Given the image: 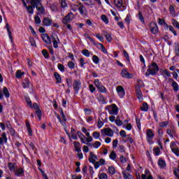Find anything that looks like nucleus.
<instances>
[{
	"mask_svg": "<svg viewBox=\"0 0 179 179\" xmlns=\"http://www.w3.org/2000/svg\"><path fill=\"white\" fill-rule=\"evenodd\" d=\"M159 72V66L155 62H153L150 65L148 66V69L145 72V76H155Z\"/></svg>",
	"mask_w": 179,
	"mask_h": 179,
	"instance_id": "nucleus-1",
	"label": "nucleus"
},
{
	"mask_svg": "<svg viewBox=\"0 0 179 179\" xmlns=\"http://www.w3.org/2000/svg\"><path fill=\"white\" fill-rule=\"evenodd\" d=\"M106 110H108L110 115H117L118 114V107L115 103H113L112 105L107 106L106 107Z\"/></svg>",
	"mask_w": 179,
	"mask_h": 179,
	"instance_id": "nucleus-2",
	"label": "nucleus"
},
{
	"mask_svg": "<svg viewBox=\"0 0 179 179\" xmlns=\"http://www.w3.org/2000/svg\"><path fill=\"white\" fill-rule=\"evenodd\" d=\"M94 85L96 86V89L101 93H107V88L103 85L99 79H96L94 80Z\"/></svg>",
	"mask_w": 179,
	"mask_h": 179,
	"instance_id": "nucleus-3",
	"label": "nucleus"
},
{
	"mask_svg": "<svg viewBox=\"0 0 179 179\" xmlns=\"http://www.w3.org/2000/svg\"><path fill=\"white\" fill-rule=\"evenodd\" d=\"M179 143H177L176 141H172L170 143V148L173 152V153H174V155H176V156H177L178 157H179V148H178V145Z\"/></svg>",
	"mask_w": 179,
	"mask_h": 179,
	"instance_id": "nucleus-4",
	"label": "nucleus"
},
{
	"mask_svg": "<svg viewBox=\"0 0 179 179\" xmlns=\"http://www.w3.org/2000/svg\"><path fill=\"white\" fill-rule=\"evenodd\" d=\"M147 137V142L149 143V145H153V138H155V134H153V131H152V129H148L147 130V133H146Z\"/></svg>",
	"mask_w": 179,
	"mask_h": 179,
	"instance_id": "nucleus-5",
	"label": "nucleus"
},
{
	"mask_svg": "<svg viewBox=\"0 0 179 179\" xmlns=\"http://www.w3.org/2000/svg\"><path fill=\"white\" fill-rule=\"evenodd\" d=\"M102 136H113L114 131L110 128H105L101 130Z\"/></svg>",
	"mask_w": 179,
	"mask_h": 179,
	"instance_id": "nucleus-6",
	"label": "nucleus"
},
{
	"mask_svg": "<svg viewBox=\"0 0 179 179\" xmlns=\"http://www.w3.org/2000/svg\"><path fill=\"white\" fill-rule=\"evenodd\" d=\"M82 86V83H80V80H75L73 83V87L75 90V94H78L79 92V90L80 89V87Z\"/></svg>",
	"mask_w": 179,
	"mask_h": 179,
	"instance_id": "nucleus-7",
	"label": "nucleus"
},
{
	"mask_svg": "<svg viewBox=\"0 0 179 179\" xmlns=\"http://www.w3.org/2000/svg\"><path fill=\"white\" fill-rule=\"evenodd\" d=\"M150 30L152 34H157L159 33V27L156 22H151L150 24Z\"/></svg>",
	"mask_w": 179,
	"mask_h": 179,
	"instance_id": "nucleus-8",
	"label": "nucleus"
},
{
	"mask_svg": "<svg viewBox=\"0 0 179 179\" xmlns=\"http://www.w3.org/2000/svg\"><path fill=\"white\" fill-rule=\"evenodd\" d=\"M72 20H73V13H70L63 18L62 22L64 24H68V23H71Z\"/></svg>",
	"mask_w": 179,
	"mask_h": 179,
	"instance_id": "nucleus-9",
	"label": "nucleus"
},
{
	"mask_svg": "<svg viewBox=\"0 0 179 179\" xmlns=\"http://www.w3.org/2000/svg\"><path fill=\"white\" fill-rule=\"evenodd\" d=\"M116 92L120 99H124V96H125V90H124V87L122 86H117L116 87Z\"/></svg>",
	"mask_w": 179,
	"mask_h": 179,
	"instance_id": "nucleus-10",
	"label": "nucleus"
},
{
	"mask_svg": "<svg viewBox=\"0 0 179 179\" xmlns=\"http://www.w3.org/2000/svg\"><path fill=\"white\" fill-rule=\"evenodd\" d=\"M141 179H153V176H152L150 171H149L148 169H145V174L141 175Z\"/></svg>",
	"mask_w": 179,
	"mask_h": 179,
	"instance_id": "nucleus-11",
	"label": "nucleus"
},
{
	"mask_svg": "<svg viewBox=\"0 0 179 179\" xmlns=\"http://www.w3.org/2000/svg\"><path fill=\"white\" fill-rule=\"evenodd\" d=\"M90 163L92 164H96V160H97V155H94L92 152H90V157L88 158Z\"/></svg>",
	"mask_w": 179,
	"mask_h": 179,
	"instance_id": "nucleus-12",
	"label": "nucleus"
},
{
	"mask_svg": "<svg viewBox=\"0 0 179 179\" xmlns=\"http://www.w3.org/2000/svg\"><path fill=\"white\" fill-rule=\"evenodd\" d=\"M121 76L122 78H127V79H132L134 75L129 73L126 69H122Z\"/></svg>",
	"mask_w": 179,
	"mask_h": 179,
	"instance_id": "nucleus-13",
	"label": "nucleus"
},
{
	"mask_svg": "<svg viewBox=\"0 0 179 179\" xmlns=\"http://www.w3.org/2000/svg\"><path fill=\"white\" fill-rule=\"evenodd\" d=\"M77 135H78V138L80 139L82 143L88 145V146H90V145H92L90 143H86V138L85 137V135H83V134H82V132L78 131Z\"/></svg>",
	"mask_w": 179,
	"mask_h": 179,
	"instance_id": "nucleus-14",
	"label": "nucleus"
},
{
	"mask_svg": "<svg viewBox=\"0 0 179 179\" xmlns=\"http://www.w3.org/2000/svg\"><path fill=\"white\" fill-rule=\"evenodd\" d=\"M4 143H8V137H6V133L3 132L0 137V145L3 146Z\"/></svg>",
	"mask_w": 179,
	"mask_h": 179,
	"instance_id": "nucleus-15",
	"label": "nucleus"
},
{
	"mask_svg": "<svg viewBox=\"0 0 179 179\" xmlns=\"http://www.w3.org/2000/svg\"><path fill=\"white\" fill-rule=\"evenodd\" d=\"M78 10L81 15H86V13H87V10H86V7H85V6L82 4V3H79Z\"/></svg>",
	"mask_w": 179,
	"mask_h": 179,
	"instance_id": "nucleus-16",
	"label": "nucleus"
},
{
	"mask_svg": "<svg viewBox=\"0 0 179 179\" xmlns=\"http://www.w3.org/2000/svg\"><path fill=\"white\" fill-rule=\"evenodd\" d=\"M52 38L53 40V47L54 48H58V44L61 43L59 41V38L57 36H52Z\"/></svg>",
	"mask_w": 179,
	"mask_h": 179,
	"instance_id": "nucleus-17",
	"label": "nucleus"
},
{
	"mask_svg": "<svg viewBox=\"0 0 179 179\" xmlns=\"http://www.w3.org/2000/svg\"><path fill=\"white\" fill-rule=\"evenodd\" d=\"M14 172L16 177H22V176H24V169H23L22 168L15 169Z\"/></svg>",
	"mask_w": 179,
	"mask_h": 179,
	"instance_id": "nucleus-18",
	"label": "nucleus"
},
{
	"mask_svg": "<svg viewBox=\"0 0 179 179\" xmlns=\"http://www.w3.org/2000/svg\"><path fill=\"white\" fill-rule=\"evenodd\" d=\"M38 11L37 15H45V8L43 6V4L36 8Z\"/></svg>",
	"mask_w": 179,
	"mask_h": 179,
	"instance_id": "nucleus-19",
	"label": "nucleus"
},
{
	"mask_svg": "<svg viewBox=\"0 0 179 179\" xmlns=\"http://www.w3.org/2000/svg\"><path fill=\"white\" fill-rule=\"evenodd\" d=\"M42 40L44 41V43H45V44L51 43V38L47 34H43L42 35Z\"/></svg>",
	"mask_w": 179,
	"mask_h": 179,
	"instance_id": "nucleus-20",
	"label": "nucleus"
},
{
	"mask_svg": "<svg viewBox=\"0 0 179 179\" xmlns=\"http://www.w3.org/2000/svg\"><path fill=\"white\" fill-rule=\"evenodd\" d=\"M43 23L44 26L50 27V26H51V24H52V20H51V18H50L48 17H44L43 20Z\"/></svg>",
	"mask_w": 179,
	"mask_h": 179,
	"instance_id": "nucleus-21",
	"label": "nucleus"
},
{
	"mask_svg": "<svg viewBox=\"0 0 179 179\" xmlns=\"http://www.w3.org/2000/svg\"><path fill=\"white\" fill-rule=\"evenodd\" d=\"M136 94L137 99H138L139 101H143V95L142 94V91L141 90V88L136 89Z\"/></svg>",
	"mask_w": 179,
	"mask_h": 179,
	"instance_id": "nucleus-22",
	"label": "nucleus"
},
{
	"mask_svg": "<svg viewBox=\"0 0 179 179\" xmlns=\"http://www.w3.org/2000/svg\"><path fill=\"white\" fill-rule=\"evenodd\" d=\"M3 96L6 97V99H9L10 97V94L9 93V90L6 87H3L2 90Z\"/></svg>",
	"mask_w": 179,
	"mask_h": 179,
	"instance_id": "nucleus-23",
	"label": "nucleus"
},
{
	"mask_svg": "<svg viewBox=\"0 0 179 179\" xmlns=\"http://www.w3.org/2000/svg\"><path fill=\"white\" fill-rule=\"evenodd\" d=\"M30 3L34 8H37V6L42 5L41 0H30Z\"/></svg>",
	"mask_w": 179,
	"mask_h": 179,
	"instance_id": "nucleus-24",
	"label": "nucleus"
},
{
	"mask_svg": "<svg viewBox=\"0 0 179 179\" xmlns=\"http://www.w3.org/2000/svg\"><path fill=\"white\" fill-rule=\"evenodd\" d=\"M8 167L12 173L15 172L16 170V164L15 163H12V162H8Z\"/></svg>",
	"mask_w": 179,
	"mask_h": 179,
	"instance_id": "nucleus-25",
	"label": "nucleus"
},
{
	"mask_svg": "<svg viewBox=\"0 0 179 179\" xmlns=\"http://www.w3.org/2000/svg\"><path fill=\"white\" fill-rule=\"evenodd\" d=\"M106 163V160H104V159H99V162H96L95 163L94 166V169H99V167H100V166H103V164H104Z\"/></svg>",
	"mask_w": 179,
	"mask_h": 179,
	"instance_id": "nucleus-26",
	"label": "nucleus"
},
{
	"mask_svg": "<svg viewBox=\"0 0 179 179\" xmlns=\"http://www.w3.org/2000/svg\"><path fill=\"white\" fill-rule=\"evenodd\" d=\"M5 28L8 31V34L11 43H13V38H12V31H10V28L9 27V24L6 23Z\"/></svg>",
	"mask_w": 179,
	"mask_h": 179,
	"instance_id": "nucleus-27",
	"label": "nucleus"
},
{
	"mask_svg": "<svg viewBox=\"0 0 179 179\" xmlns=\"http://www.w3.org/2000/svg\"><path fill=\"white\" fill-rule=\"evenodd\" d=\"M54 76L56 79V83H62V78H61V75L58 73L57 72H55L54 74Z\"/></svg>",
	"mask_w": 179,
	"mask_h": 179,
	"instance_id": "nucleus-28",
	"label": "nucleus"
},
{
	"mask_svg": "<svg viewBox=\"0 0 179 179\" xmlns=\"http://www.w3.org/2000/svg\"><path fill=\"white\" fill-rule=\"evenodd\" d=\"M122 176L124 179H134V178L132 177V175H131V173L125 171L122 172Z\"/></svg>",
	"mask_w": 179,
	"mask_h": 179,
	"instance_id": "nucleus-29",
	"label": "nucleus"
},
{
	"mask_svg": "<svg viewBox=\"0 0 179 179\" xmlns=\"http://www.w3.org/2000/svg\"><path fill=\"white\" fill-rule=\"evenodd\" d=\"M158 166L160 169H164L166 167V161L163 160L162 159H159L158 161Z\"/></svg>",
	"mask_w": 179,
	"mask_h": 179,
	"instance_id": "nucleus-30",
	"label": "nucleus"
},
{
	"mask_svg": "<svg viewBox=\"0 0 179 179\" xmlns=\"http://www.w3.org/2000/svg\"><path fill=\"white\" fill-rule=\"evenodd\" d=\"M24 89H27L29 86H30V80L29 79H25L24 81L22 84Z\"/></svg>",
	"mask_w": 179,
	"mask_h": 179,
	"instance_id": "nucleus-31",
	"label": "nucleus"
},
{
	"mask_svg": "<svg viewBox=\"0 0 179 179\" xmlns=\"http://www.w3.org/2000/svg\"><path fill=\"white\" fill-rule=\"evenodd\" d=\"M140 110L144 112L148 111V110H149V105H148L147 103H143V106L140 108Z\"/></svg>",
	"mask_w": 179,
	"mask_h": 179,
	"instance_id": "nucleus-32",
	"label": "nucleus"
},
{
	"mask_svg": "<svg viewBox=\"0 0 179 179\" xmlns=\"http://www.w3.org/2000/svg\"><path fill=\"white\" fill-rule=\"evenodd\" d=\"M85 135H86V136H87V138H85V141H86V142H87L88 143H90V142H92L93 141V137H92L91 136H90V133H89V132H86L85 133Z\"/></svg>",
	"mask_w": 179,
	"mask_h": 179,
	"instance_id": "nucleus-33",
	"label": "nucleus"
},
{
	"mask_svg": "<svg viewBox=\"0 0 179 179\" xmlns=\"http://www.w3.org/2000/svg\"><path fill=\"white\" fill-rule=\"evenodd\" d=\"M162 76H164V78H166V76L170 78V76H171V73H170L169 71H167V69L163 70L162 72Z\"/></svg>",
	"mask_w": 179,
	"mask_h": 179,
	"instance_id": "nucleus-34",
	"label": "nucleus"
},
{
	"mask_svg": "<svg viewBox=\"0 0 179 179\" xmlns=\"http://www.w3.org/2000/svg\"><path fill=\"white\" fill-rule=\"evenodd\" d=\"M114 3L116 8H121L122 6V0H114Z\"/></svg>",
	"mask_w": 179,
	"mask_h": 179,
	"instance_id": "nucleus-35",
	"label": "nucleus"
},
{
	"mask_svg": "<svg viewBox=\"0 0 179 179\" xmlns=\"http://www.w3.org/2000/svg\"><path fill=\"white\" fill-rule=\"evenodd\" d=\"M98 47L101 48V51H102V52H103L104 54L108 53V52L107 51V49H106V48L104 47V45H103V44L98 43Z\"/></svg>",
	"mask_w": 179,
	"mask_h": 179,
	"instance_id": "nucleus-36",
	"label": "nucleus"
},
{
	"mask_svg": "<svg viewBox=\"0 0 179 179\" xmlns=\"http://www.w3.org/2000/svg\"><path fill=\"white\" fill-rule=\"evenodd\" d=\"M24 75V72H22L21 70H18L16 72L15 76L17 79H20Z\"/></svg>",
	"mask_w": 179,
	"mask_h": 179,
	"instance_id": "nucleus-37",
	"label": "nucleus"
},
{
	"mask_svg": "<svg viewBox=\"0 0 179 179\" xmlns=\"http://www.w3.org/2000/svg\"><path fill=\"white\" fill-rule=\"evenodd\" d=\"M27 10L30 15H33L34 13V7L33 6H28L27 7Z\"/></svg>",
	"mask_w": 179,
	"mask_h": 179,
	"instance_id": "nucleus-38",
	"label": "nucleus"
},
{
	"mask_svg": "<svg viewBox=\"0 0 179 179\" xmlns=\"http://www.w3.org/2000/svg\"><path fill=\"white\" fill-rule=\"evenodd\" d=\"M172 87L173 88L174 92H178L179 90V86H178V83H177V82H173L172 83Z\"/></svg>",
	"mask_w": 179,
	"mask_h": 179,
	"instance_id": "nucleus-39",
	"label": "nucleus"
},
{
	"mask_svg": "<svg viewBox=\"0 0 179 179\" xmlns=\"http://www.w3.org/2000/svg\"><path fill=\"white\" fill-rule=\"evenodd\" d=\"M174 51L176 57H179V45L178 43H175Z\"/></svg>",
	"mask_w": 179,
	"mask_h": 179,
	"instance_id": "nucleus-40",
	"label": "nucleus"
},
{
	"mask_svg": "<svg viewBox=\"0 0 179 179\" xmlns=\"http://www.w3.org/2000/svg\"><path fill=\"white\" fill-rule=\"evenodd\" d=\"M104 36L107 41H108V43H111V41H113V38L111 37V35L107 32H105Z\"/></svg>",
	"mask_w": 179,
	"mask_h": 179,
	"instance_id": "nucleus-41",
	"label": "nucleus"
},
{
	"mask_svg": "<svg viewBox=\"0 0 179 179\" xmlns=\"http://www.w3.org/2000/svg\"><path fill=\"white\" fill-rule=\"evenodd\" d=\"M169 12L171 15H172V16L176 15V9L174 8V6H173V5L169 6Z\"/></svg>",
	"mask_w": 179,
	"mask_h": 179,
	"instance_id": "nucleus-42",
	"label": "nucleus"
},
{
	"mask_svg": "<svg viewBox=\"0 0 179 179\" xmlns=\"http://www.w3.org/2000/svg\"><path fill=\"white\" fill-rule=\"evenodd\" d=\"M101 20H103V22L104 23H106V24H108V23H109L108 18L107 17V16L106 15H102L101 16Z\"/></svg>",
	"mask_w": 179,
	"mask_h": 179,
	"instance_id": "nucleus-43",
	"label": "nucleus"
},
{
	"mask_svg": "<svg viewBox=\"0 0 179 179\" xmlns=\"http://www.w3.org/2000/svg\"><path fill=\"white\" fill-rule=\"evenodd\" d=\"M108 171L109 174L113 176V174H115V168H114V166H110L108 169Z\"/></svg>",
	"mask_w": 179,
	"mask_h": 179,
	"instance_id": "nucleus-44",
	"label": "nucleus"
},
{
	"mask_svg": "<svg viewBox=\"0 0 179 179\" xmlns=\"http://www.w3.org/2000/svg\"><path fill=\"white\" fill-rule=\"evenodd\" d=\"M29 43H31V47H37V45L36 44V40H34V38L30 37Z\"/></svg>",
	"mask_w": 179,
	"mask_h": 179,
	"instance_id": "nucleus-45",
	"label": "nucleus"
},
{
	"mask_svg": "<svg viewBox=\"0 0 179 179\" xmlns=\"http://www.w3.org/2000/svg\"><path fill=\"white\" fill-rule=\"evenodd\" d=\"M71 9L73 10V12H76L79 9V5L71 4Z\"/></svg>",
	"mask_w": 179,
	"mask_h": 179,
	"instance_id": "nucleus-46",
	"label": "nucleus"
},
{
	"mask_svg": "<svg viewBox=\"0 0 179 179\" xmlns=\"http://www.w3.org/2000/svg\"><path fill=\"white\" fill-rule=\"evenodd\" d=\"M93 148H94L95 149H99V148H100V146H101V143L100 141H95L93 145H92Z\"/></svg>",
	"mask_w": 179,
	"mask_h": 179,
	"instance_id": "nucleus-47",
	"label": "nucleus"
},
{
	"mask_svg": "<svg viewBox=\"0 0 179 179\" xmlns=\"http://www.w3.org/2000/svg\"><path fill=\"white\" fill-rule=\"evenodd\" d=\"M92 61L94 63L96 64V65H97V64L100 62V59H99V57H97L96 55H94L92 56Z\"/></svg>",
	"mask_w": 179,
	"mask_h": 179,
	"instance_id": "nucleus-48",
	"label": "nucleus"
},
{
	"mask_svg": "<svg viewBox=\"0 0 179 179\" xmlns=\"http://www.w3.org/2000/svg\"><path fill=\"white\" fill-rule=\"evenodd\" d=\"M109 157L111 159V160H115V159H117V154H115V152L112 151L109 155Z\"/></svg>",
	"mask_w": 179,
	"mask_h": 179,
	"instance_id": "nucleus-49",
	"label": "nucleus"
},
{
	"mask_svg": "<svg viewBox=\"0 0 179 179\" xmlns=\"http://www.w3.org/2000/svg\"><path fill=\"white\" fill-rule=\"evenodd\" d=\"M57 68L59 71H60V72H65V66H64V64H58Z\"/></svg>",
	"mask_w": 179,
	"mask_h": 179,
	"instance_id": "nucleus-50",
	"label": "nucleus"
},
{
	"mask_svg": "<svg viewBox=\"0 0 179 179\" xmlns=\"http://www.w3.org/2000/svg\"><path fill=\"white\" fill-rule=\"evenodd\" d=\"M92 136L94 139H99L100 138V132L99 131H94L92 133Z\"/></svg>",
	"mask_w": 179,
	"mask_h": 179,
	"instance_id": "nucleus-51",
	"label": "nucleus"
},
{
	"mask_svg": "<svg viewBox=\"0 0 179 179\" xmlns=\"http://www.w3.org/2000/svg\"><path fill=\"white\" fill-rule=\"evenodd\" d=\"M99 179H108V176H107V173H102L99 175Z\"/></svg>",
	"mask_w": 179,
	"mask_h": 179,
	"instance_id": "nucleus-52",
	"label": "nucleus"
},
{
	"mask_svg": "<svg viewBox=\"0 0 179 179\" xmlns=\"http://www.w3.org/2000/svg\"><path fill=\"white\" fill-rule=\"evenodd\" d=\"M154 154L155 156H159L160 155V148L159 147L154 148Z\"/></svg>",
	"mask_w": 179,
	"mask_h": 179,
	"instance_id": "nucleus-53",
	"label": "nucleus"
},
{
	"mask_svg": "<svg viewBox=\"0 0 179 179\" xmlns=\"http://www.w3.org/2000/svg\"><path fill=\"white\" fill-rule=\"evenodd\" d=\"M169 125V122H159V127L161 128H166V127H167Z\"/></svg>",
	"mask_w": 179,
	"mask_h": 179,
	"instance_id": "nucleus-54",
	"label": "nucleus"
},
{
	"mask_svg": "<svg viewBox=\"0 0 179 179\" xmlns=\"http://www.w3.org/2000/svg\"><path fill=\"white\" fill-rule=\"evenodd\" d=\"M82 54L85 55V57H90V52L87 50V49L83 50Z\"/></svg>",
	"mask_w": 179,
	"mask_h": 179,
	"instance_id": "nucleus-55",
	"label": "nucleus"
},
{
	"mask_svg": "<svg viewBox=\"0 0 179 179\" xmlns=\"http://www.w3.org/2000/svg\"><path fill=\"white\" fill-rule=\"evenodd\" d=\"M138 19L141 23H145V18H143V15L141 11L138 12Z\"/></svg>",
	"mask_w": 179,
	"mask_h": 179,
	"instance_id": "nucleus-56",
	"label": "nucleus"
},
{
	"mask_svg": "<svg viewBox=\"0 0 179 179\" xmlns=\"http://www.w3.org/2000/svg\"><path fill=\"white\" fill-rule=\"evenodd\" d=\"M95 37L99 40L101 43L104 41V38L100 34H96Z\"/></svg>",
	"mask_w": 179,
	"mask_h": 179,
	"instance_id": "nucleus-57",
	"label": "nucleus"
},
{
	"mask_svg": "<svg viewBox=\"0 0 179 179\" xmlns=\"http://www.w3.org/2000/svg\"><path fill=\"white\" fill-rule=\"evenodd\" d=\"M124 22L125 23H127V24H129V23H131V15L128 14L127 15V17L124 19Z\"/></svg>",
	"mask_w": 179,
	"mask_h": 179,
	"instance_id": "nucleus-58",
	"label": "nucleus"
},
{
	"mask_svg": "<svg viewBox=\"0 0 179 179\" xmlns=\"http://www.w3.org/2000/svg\"><path fill=\"white\" fill-rule=\"evenodd\" d=\"M34 20L36 24H40V23H41V19H40V17L38 15L35 16Z\"/></svg>",
	"mask_w": 179,
	"mask_h": 179,
	"instance_id": "nucleus-59",
	"label": "nucleus"
},
{
	"mask_svg": "<svg viewBox=\"0 0 179 179\" xmlns=\"http://www.w3.org/2000/svg\"><path fill=\"white\" fill-rule=\"evenodd\" d=\"M68 66L70 69H75V63L73 62H69Z\"/></svg>",
	"mask_w": 179,
	"mask_h": 179,
	"instance_id": "nucleus-60",
	"label": "nucleus"
},
{
	"mask_svg": "<svg viewBox=\"0 0 179 179\" xmlns=\"http://www.w3.org/2000/svg\"><path fill=\"white\" fill-rule=\"evenodd\" d=\"M173 173H174V175L176 176V177H178V176H179V163H178V168L174 169Z\"/></svg>",
	"mask_w": 179,
	"mask_h": 179,
	"instance_id": "nucleus-61",
	"label": "nucleus"
},
{
	"mask_svg": "<svg viewBox=\"0 0 179 179\" xmlns=\"http://www.w3.org/2000/svg\"><path fill=\"white\" fill-rule=\"evenodd\" d=\"M36 113L39 120H41V110L36 109Z\"/></svg>",
	"mask_w": 179,
	"mask_h": 179,
	"instance_id": "nucleus-62",
	"label": "nucleus"
},
{
	"mask_svg": "<svg viewBox=\"0 0 179 179\" xmlns=\"http://www.w3.org/2000/svg\"><path fill=\"white\" fill-rule=\"evenodd\" d=\"M89 89L90 92H91L92 93H94V92H96V87H94V85L92 84L89 85Z\"/></svg>",
	"mask_w": 179,
	"mask_h": 179,
	"instance_id": "nucleus-63",
	"label": "nucleus"
},
{
	"mask_svg": "<svg viewBox=\"0 0 179 179\" xmlns=\"http://www.w3.org/2000/svg\"><path fill=\"white\" fill-rule=\"evenodd\" d=\"M42 54L45 58L50 57V55H48V52H47V50H42Z\"/></svg>",
	"mask_w": 179,
	"mask_h": 179,
	"instance_id": "nucleus-64",
	"label": "nucleus"
}]
</instances>
